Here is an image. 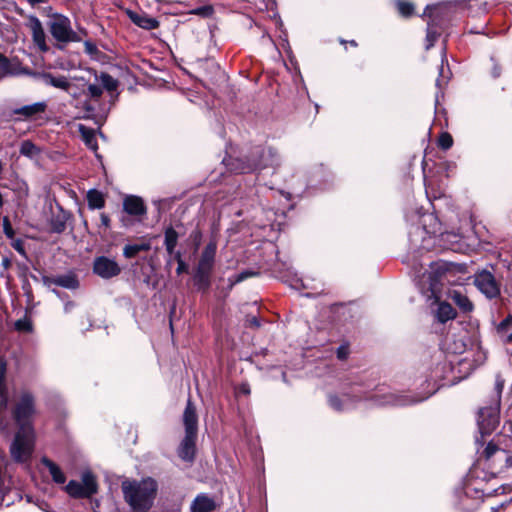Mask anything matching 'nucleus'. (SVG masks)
<instances>
[{"instance_id": "obj_21", "label": "nucleus", "mask_w": 512, "mask_h": 512, "mask_svg": "<svg viewBox=\"0 0 512 512\" xmlns=\"http://www.w3.org/2000/svg\"><path fill=\"white\" fill-rule=\"evenodd\" d=\"M127 15L135 25L142 29L153 30L159 26V21L156 18L147 15L146 13H138L128 10Z\"/></svg>"}, {"instance_id": "obj_46", "label": "nucleus", "mask_w": 512, "mask_h": 512, "mask_svg": "<svg viewBox=\"0 0 512 512\" xmlns=\"http://www.w3.org/2000/svg\"><path fill=\"white\" fill-rule=\"evenodd\" d=\"M336 353H337V358L339 360H345L349 354V347L347 345H340L337 348Z\"/></svg>"}, {"instance_id": "obj_59", "label": "nucleus", "mask_w": 512, "mask_h": 512, "mask_svg": "<svg viewBox=\"0 0 512 512\" xmlns=\"http://www.w3.org/2000/svg\"><path fill=\"white\" fill-rule=\"evenodd\" d=\"M74 307V303L73 302H67L64 306V310L65 312H69L71 308Z\"/></svg>"}, {"instance_id": "obj_19", "label": "nucleus", "mask_w": 512, "mask_h": 512, "mask_svg": "<svg viewBox=\"0 0 512 512\" xmlns=\"http://www.w3.org/2000/svg\"><path fill=\"white\" fill-rule=\"evenodd\" d=\"M197 435L193 434H185V437L180 443L178 448V456L186 461L192 462L195 456V443H196Z\"/></svg>"}, {"instance_id": "obj_8", "label": "nucleus", "mask_w": 512, "mask_h": 512, "mask_svg": "<svg viewBox=\"0 0 512 512\" xmlns=\"http://www.w3.org/2000/svg\"><path fill=\"white\" fill-rule=\"evenodd\" d=\"M52 36L63 43L78 42L80 37L71 28L70 20L62 15H53L48 22Z\"/></svg>"}, {"instance_id": "obj_50", "label": "nucleus", "mask_w": 512, "mask_h": 512, "mask_svg": "<svg viewBox=\"0 0 512 512\" xmlns=\"http://www.w3.org/2000/svg\"><path fill=\"white\" fill-rule=\"evenodd\" d=\"M3 230L8 237H12L14 234L8 217L3 218Z\"/></svg>"}, {"instance_id": "obj_2", "label": "nucleus", "mask_w": 512, "mask_h": 512, "mask_svg": "<svg viewBox=\"0 0 512 512\" xmlns=\"http://www.w3.org/2000/svg\"><path fill=\"white\" fill-rule=\"evenodd\" d=\"M18 430L11 444L10 452L16 462L28 463L32 457V396L22 395L12 411Z\"/></svg>"}, {"instance_id": "obj_38", "label": "nucleus", "mask_w": 512, "mask_h": 512, "mask_svg": "<svg viewBox=\"0 0 512 512\" xmlns=\"http://www.w3.org/2000/svg\"><path fill=\"white\" fill-rule=\"evenodd\" d=\"M80 131L82 133L85 144L92 150L97 149V142L94 132L83 125H80Z\"/></svg>"}, {"instance_id": "obj_5", "label": "nucleus", "mask_w": 512, "mask_h": 512, "mask_svg": "<svg viewBox=\"0 0 512 512\" xmlns=\"http://www.w3.org/2000/svg\"><path fill=\"white\" fill-rule=\"evenodd\" d=\"M451 266L445 261L432 262L429 269L423 273L417 285L421 294L430 301L432 298L436 300L441 297V289L443 281L450 272Z\"/></svg>"}, {"instance_id": "obj_15", "label": "nucleus", "mask_w": 512, "mask_h": 512, "mask_svg": "<svg viewBox=\"0 0 512 512\" xmlns=\"http://www.w3.org/2000/svg\"><path fill=\"white\" fill-rule=\"evenodd\" d=\"M50 210L51 216L48 219L49 231L60 234L66 229V222L69 215L58 204H56L55 207L51 206Z\"/></svg>"}, {"instance_id": "obj_62", "label": "nucleus", "mask_w": 512, "mask_h": 512, "mask_svg": "<svg viewBox=\"0 0 512 512\" xmlns=\"http://www.w3.org/2000/svg\"><path fill=\"white\" fill-rule=\"evenodd\" d=\"M27 501L30 502L31 501V497L27 495Z\"/></svg>"}, {"instance_id": "obj_22", "label": "nucleus", "mask_w": 512, "mask_h": 512, "mask_svg": "<svg viewBox=\"0 0 512 512\" xmlns=\"http://www.w3.org/2000/svg\"><path fill=\"white\" fill-rule=\"evenodd\" d=\"M216 503L212 497L205 493L198 494L191 503V512H212Z\"/></svg>"}, {"instance_id": "obj_37", "label": "nucleus", "mask_w": 512, "mask_h": 512, "mask_svg": "<svg viewBox=\"0 0 512 512\" xmlns=\"http://www.w3.org/2000/svg\"><path fill=\"white\" fill-rule=\"evenodd\" d=\"M0 69L4 74L18 75L20 73H28L26 70L19 71L12 67V63L7 57L0 53Z\"/></svg>"}, {"instance_id": "obj_39", "label": "nucleus", "mask_w": 512, "mask_h": 512, "mask_svg": "<svg viewBox=\"0 0 512 512\" xmlns=\"http://www.w3.org/2000/svg\"><path fill=\"white\" fill-rule=\"evenodd\" d=\"M86 94L90 96L92 99L98 100L103 94V89L100 83L95 81V83L89 84L87 87Z\"/></svg>"}, {"instance_id": "obj_58", "label": "nucleus", "mask_w": 512, "mask_h": 512, "mask_svg": "<svg viewBox=\"0 0 512 512\" xmlns=\"http://www.w3.org/2000/svg\"><path fill=\"white\" fill-rule=\"evenodd\" d=\"M171 256L174 257V259L177 261V263H179L180 261H184L180 251H175L174 250V253Z\"/></svg>"}, {"instance_id": "obj_16", "label": "nucleus", "mask_w": 512, "mask_h": 512, "mask_svg": "<svg viewBox=\"0 0 512 512\" xmlns=\"http://www.w3.org/2000/svg\"><path fill=\"white\" fill-rule=\"evenodd\" d=\"M44 283L48 287L56 285L69 290H76L80 285L77 275L71 271L54 277H44Z\"/></svg>"}, {"instance_id": "obj_45", "label": "nucleus", "mask_w": 512, "mask_h": 512, "mask_svg": "<svg viewBox=\"0 0 512 512\" xmlns=\"http://www.w3.org/2000/svg\"><path fill=\"white\" fill-rule=\"evenodd\" d=\"M444 59L442 58V62ZM449 79L448 75H445L443 64L441 65L440 71H439V77L436 80V86L438 88H442L444 84H446L447 80Z\"/></svg>"}, {"instance_id": "obj_64", "label": "nucleus", "mask_w": 512, "mask_h": 512, "mask_svg": "<svg viewBox=\"0 0 512 512\" xmlns=\"http://www.w3.org/2000/svg\"><path fill=\"white\" fill-rule=\"evenodd\" d=\"M30 4H32V0H27Z\"/></svg>"}, {"instance_id": "obj_33", "label": "nucleus", "mask_w": 512, "mask_h": 512, "mask_svg": "<svg viewBox=\"0 0 512 512\" xmlns=\"http://www.w3.org/2000/svg\"><path fill=\"white\" fill-rule=\"evenodd\" d=\"M150 249L149 243L141 244H128L123 249V255L130 259L135 257L141 251H148Z\"/></svg>"}, {"instance_id": "obj_61", "label": "nucleus", "mask_w": 512, "mask_h": 512, "mask_svg": "<svg viewBox=\"0 0 512 512\" xmlns=\"http://www.w3.org/2000/svg\"><path fill=\"white\" fill-rule=\"evenodd\" d=\"M44 0H34V5L38 3H42Z\"/></svg>"}, {"instance_id": "obj_60", "label": "nucleus", "mask_w": 512, "mask_h": 512, "mask_svg": "<svg viewBox=\"0 0 512 512\" xmlns=\"http://www.w3.org/2000/svg\"><path fill=\"white\" fill-rule=\"evenodd\" d=\"M506 464H507L508 467H512V456L507 458Z\"/></svg>"}, {"instance_id": "obj_32", "label": "nucleus", "mask_w": 512, "mask_h": 512, "mask_svg": "<svg viewBox=\"0 0 512 512\" xmlns=\"http://www.w3.org/2000/svg\"><path fill=\"white\" fill-rule=\"evenodd\" d=\"M34 44H36L43 52L48 50L44 40L41 23L36 17H34Z\"/></svg>"}, {"instance_id": "obj_6", "label": "nucleus", "mask_w": 512, "mask_h": 512, "mask_svg": "<svg viewBox=\"0 0 512 512\" xmlns=\"http://www.w3.org/2000/svg\"><path fill=\"white\" fill-rule=\"evenodd\" d=\"M65 490L73 498H89L98 491L96 477L92 472L85 471L81 475V482L71 480Z\"/></svg>"}, {"instance_id": "obj_47", "label": "nucleus", "mask_w": 512, "mask_h": 512, "mask_svg": "<svg viewBox=\"0 0 512 512\" xmlns=\"http://www.w3.org/2000/svg\"><path fill=\"white\" fill-rule=\"evenodd\" d=\"M194 14L208 17L213 14V8H212V6L199 7L194 10Z\"/></svg>"}, {"instance_id": "obj_35", "label": "nucleus", "mask_w": 512, "mask_h": 512, "mask_svg": "<svg viewBox=\"0 0 512 512\" xmlns=\"http://www.w3.org/2000/svg\"><path fill=\"white\" fill-rule=\"evenodd\" d=\"M395 6L398 13L403 17H410L414 13V5L409 1L396 0Z\"/></svg>"}, {"instance_id": "obj_30", "label": "nucleus", "mask_w": 512, "mask_h": 512, "mask_svg": "<svg viewBox=\"0 0 512 512\" xmlns=\"http://www.w3.org/2000/svg\"><path fill=\"white\" fill-rule=\"evenodd\" d=\"M6 363L0 360V409L7 406Z\"/></svg>"}, {"instance_id": "obj_28", "label": "nucleus", "mask_w": 512, "mask_h": 512, "mask_svg": "<svg viewBox=\"0 0 512 512\" xmlns=\"http://www.w3.org/2000/svg\"><path fill=\"white\" fill-rule=\"evenodd\" d=\"M41 462L48 469L54 482H56L58 484H63L65 482L66 477H65L64 473L54 462H52L51 460H49L46 457H43Z\"/></svg>"}, {"instance_id": "obj_56", "label": "nucleus", "mask_w": 512, "mask_h": 512, "mask_svg": "<svg viewBox=\"0 0 512 512\" xmlns=\"http://www.w3.org/2000/svg\"><path fill=\"white\" fill-rule=\"evenodd\" d=\"M290 285L295 289L306 288L305 284L301 279H295L293 283H291Z\"/></svg>"}, {"instance_id": "obj_11", "label": "nucleus", "mask_w": 512, "mask_h": 512, "mask_svg": "<svg viewBox=\"0 0 512 512\" xmlns=\"http://www.w3.org/2000/svg\"><path fill=\"white\" fill-rule=\"evenodd\" d=\"M259 153V159L252 164L237 168L236 170L240 173H247L254 169H263L266 167H277L280 165L281 158L277 150L272 147L262 148Z\"/></svg>"}, {"instance_id": "obj_43", "label": "nucleus", "mask_w": 512, "mask_h": 512, "mask_svg": "<svg viewBox=\"0 0 512 512\" xmlns=\"http://www.w3.org/2000/svg\"><path fill=\"white\" fill-rule=\"evenodd\" d=\"M46 105L44 102L34 103V125H41L42 122L38 120L37 114L43 112Z\"/></svg>"}, {"instance_id": "obj_53", "label": "nucleus", "mask_w": 512, "mask_h": 512, "mask_svg": "<svg viewBox=\"0 0 512 512\" xmlns=\"http://www.w3.org/2000/svg\"><path fill=\"white\" fill-rule=\"evenodd\" d=\"M178 266H177V269H176V273L178 275L186 272L188 270V266L187 264L185 263V261H180L179 263H177Z\"/></svg>"}, {"instance_id": "obj_26", "label": "nucleus", "mask_w": 512, "mask_h": 512, "mask_svg": "<svg viewBox=\"0 0 512 512\" xmlns=\"http://www.w3.org/2000/svg\"><path fill=\"white\" fill-rule=\"evenodd\" d=\"M95 81L99 82L102 89L109 93H113L117 90L119 82L117 79L112 77L110 74L102 72L100 75L93 71Z\"/></svg>"}, {"instance_id": "obj_41", "label": "nucleus", "mask_w": 512, "mask_h": 512, "mask_svg": "<svg viewBox=\"0 0 512 512\" xmlns=\"http://www.w3.org/2000/svg\"><path fill=\"white\" fill-rule=\"evenodd\" d=\"M20 153L27 157H32V141L27 139L22 142L20 147Z\"/></svg>"}, {"instance_id": "obj_55", "label": "nucleus", "mask_w": 512, "mask_h": 512, "mask_svg": "<svg viewBox=\"0 0 512 512\" xmlns=\"http://www.w3.org/2000/svg\"><path fill=\"white\" fill-rule=\"evenodd\" d=\"M238 393L240 394H244V395H249L250 394V387L248 384L244 383V384H241L238 388Z\"/></svg>"}, {"instance_id": "obj_36", "label": "nucleus", "mask_w": 512, "mask_h": 512, "mask_svg": "<svg viewBox=\"0 0 512 512\" xmlns=\"http://www.w3.org/2000/svg\"><path fill=\"white\" fill-rule=\"evenodd\" d=\"M14 329L18 332H29L32 330V322L28 310L23 318L18 319L14 323Z\"/></svg>"}, {"instance_id": "obj_34", "label": "nucleus", "mask_w": 512, "mask_h": 512, "mask_svg": "<svg viewBox=\"0 0 512 512\" xmlns=\"http://www.w3.org/2000/svg\"><path fill=\"white\" fill-rule=\"evenodd\" d=\"M210 274L211 272L202 271L197 268L194 276L195 285H197L199 289H207L210 285Z\"/></svg>"}, {"instance_id": "obj_12", "label": "nucleus", "mask_w": 512, "mask_h": 512, "mask_svg": "<svg viewBox=\"0 0 512 512\" xmlns=\"http://www.w3.org/2000/svg\"><path fill=\"white\" fill-rule=\"evenodd\" d=\"M93 273L102 279H111L121 273V267L114 260L106 256L96 257L93 261Z\"/></svg>"}, {"instance_id": "obj_13", "label": "nucleus", "mask_w": 512, "mask_h": 512, "mask_svg": "<svg viewBox=\"0 0 512 512\" xmlns=\"http://www.w3.org/2000/svg\"><path fill=\"white\" fill-rule=\"evenodd\" d=\"M483 497L484 493L482 490L466 486L460 498V507L464 511L472 512L481 505Z\"/></svg>"}, {"instance_id": "obj_20", "label": "nucleus", "mask_w": 512, "mask_h": 512, "mask_svg": "<svg viewBox=\"0 0 512 512\" xmlns=\"http://www.w3.org/2000/svg\"><path fill=\"white\" fill-rule=\"evenodd\" d=\"M183 423L185 426V434L197 435L198 418L196 409L190 400L187 401L186 408L183 413Z\"/></svg>"}, {"instance_id": "obj_7", "label": "nucleus", "mask_w": 512, "mask_h": 512, "mask_svg": "<svg viewBox=\"0 0 512 512\" xmlns=\"http://www.w3.org/2000/svg\"><path fill=\"white\" fill-rule=\"evenodd\" d=\"M473 284L487 299H496L501 295V284L489 270L477 271L473 276Z\"/></svg>"}, {"instance_id": "obj_31", "label": "nucleus", "mask_w": 512, "mask_h": 512, "mask_svg": "<svg viewBox=\"0 0 512 512\" xmlns=\"http://www.w3.org/2000/svg\"><path fill=\"white\" fill-rule=\"evenodd\" d=\"M88 206L91 209H101L105 205V200L101 192L89 190L87 193Z\"/></svg>"}, {"instance_id": "obj_24", "label": "nucleus", "mask_w": 512, "mask_h": 512, "mask_svg": "<svg viewBox=\"0 0 512 512\" xmlns=\"http://www.w3.org/2000/svg\"><path fill=\"white\" fill-rule=\"evenodd\" d=\"M124 211L133 216H140L146 213L143 200L138 196H126L123 200Z\"/></svg>"}, {"instance_id": "obj_18", "label": "nucleus", "mask_w": 512, "mask_h": 512, "mask_svg": "<svg viewBox=\"0 0 512 512\" xmlns=\"http://www.w3.org/2000/svg\"><path fill=\"white\" fill-rule=\"evenodd\" d=\"M440 297L436 300L432 298L431 305H436V308L432 310L434 318L440 323H446L449 320H453L456 317V311L447 302H440Z\"/></svg>"}, {"instance_id": "obj_3", "label": "nucleus", "mask_w": 512, "mask_h": 512, "mask_svg": "<svg viewBox=\"0 0 512 512\" xmlns=\"http://www.w3.org/2000/svg\"><path fill=\"white\" fill-rule=\"evenodd\" d=\"M121 491L130 512H149L157 497L158 483L152 477L125 479L121 482Z\"/></svg>"}, {"instance_id": "obj_4", "label": "nucleus", "mask_w": 512, "mask_h": 512, "mask_svg": "<svg viewBox=\"0 0 512 512\" xmlns=\"http://www.w3.org/2000/svg\"><path fill=\"white\" fill-rule=\"evenodd\" d=\"M441 238H448L449 233L440 232V223L432 213H424L418 216V223L413 224L409 230V241L414 250H431L436 242L437 233Z\"/></svg>"}, {"instance_id": "obj_52", "label": "nucleus", "mask_w": 512, "mask_h": 512, "mask_svg": "<svg viewBox=\"0 0 512 512\" xmlns=\"http://www.w3.org/2000/svg\"><path fill=\"white\" fill-rule=\"evenodd\" d=\"M491 61L493 62V67H492V76L494 78H498L500 75H501V67L494 61V59L492 58Z\"/></svg>"}, {"instance_id": "obj_9", "label": "nucleus", "mask_w": 512, "mask_h": 512, "mask_svg": "<svg viewBox=\"0 0 512 512\" xmlns=\"http://www.w3.org/2000/svg\"><path fill=\"white\" fill-rule=\"evenodd\" d=\"M425 14L430 18V21L427 24L426 34V49L428 50L434 45L438 36L441 34L446 23V19L444 17L443 8L440 6H427Z\"/></svg>"}, {"instance_id": "obj_44", "label": "nucleus", "mask_w": 512, "mask_h": 512, "mask_svg": "<svg viewBox=\"0 0 512 512\" xmlns=\"http://www.w3.org/2000/svg\"><path fill=\"white\" fill-rule=\"evenodd\" d=\"M255 275H257V273L254 271H250V270L242 271L241 273L236 275L233 283H240V282L246 280L247 278L255 276Z\"/></svg>"}, {"instance_id": "obj_23", "label": "nucleus", "mask_w": 512, "mask_h": 512, "mask_svg": "<svg viewBox=\"0 0 512 512\" xmlns=\"http://www.w3.org/2000/svg\"><path fill=\"white\" fill-rule=\"evenodd\" d=\"M216 249L217 246L214 242H210L206 245V247L202 251L200 260L198 262V269H201L202 271L205 270L208 272L212 271L216 255Z\"/></svg>"}, {"instance_id": "obj_42", "label": "nucleus", "mask_w": 512, "mask_h": 512, "mask_svg": "<svg viewBox=\"0 0 512 512\" xmlns=\"http://www.w3.org/2000/svg\"><path fill=\"white\" fill-rule=\"evenodd\" d=\"M20 277L22 279V288H23V290L25 292V295L27 296V298L29 300L30 297H31L32 288H31L28 276H27L26 273H23V274H21Z\"/></svg>"}, {"instance_id": "obj_29", "label": "nucleus", "mask_w": 512, "mask_h": 512, "mask_svg": "<svg viewBox=\"0 0 512 512\" xmlns=\"http://www.w3.org/2000/svg\"><path fill=\"white\" fill-rule=\"evenodd\" d=\"M179 235L173 227H167L164 232V245L169 255L174 253Z\"/></svg>"}, {"instance_id": "obj_10", "label": "nucleus", "mask_w": 512, "mask_h": 512, "mask_svg": "<svg viewBox=\"0 0 512 512\" xmlns=\"http://www.w3.org/2000/svg\"><path fill=\"white\" fill-rule=\"evenodd\" d=\"M500 404L499 399L487 407H483L478 413V427L481 434H490L499 424Z\"/></svg>"}, {"instance_id": "obj_49", "label": "nucleus", "mask_w": 512, "mask_h": 512, "mask_svg": "<svg viewBox=\"0 0 512 512\" xmlns=\"http://www.w3.org/2000/svg\"><path fill=\"white\" fill-rule=\"evenodd\" d=\"M84 47H85V52L88 54V55H95L96 53H98V49H97V46L90 42V41H85L84 43Z\"/></svg>"}, {"instance_id": "obj_27", "label": "nucleus", "mask_w": 512, "mask_h": 512, "mask_svg": "<svg viewBox=\"0 0 512 512\" xmlns=\"http://www.w3.org/2000/svg\"><path fill=\"white\" fill-rule=\"evenodd\" d=\"M497 332L504 343H512V315L500 322Z\"/></svg>"}, {"instance_id": "obj_1", "label": "nucleus", "mask_w": 512, "mask_h": 512, "mask_svg": "<svg viewBox=\"0 0 512 512\" xmlns=\"http://www.w3.org/2000/svg\"><path fill=\"white\" fill-rule=\"evenodd\" d=\"M449 369L450 367L447 363L438 364L430 376L429 385H431L432 381V388L422 396L416 397L407 394L382 392V390H380V393L367 396L358 388V383L347 382L343 391L340 393H331L328 395V404L330 408L336 412H346L352 410L362 399H371L373 403L378 406L402 407L413 405L422 402L433 395L441 386L438 382L444 379L443 373L447 372Z\"/></svg>"}, {"instance_id": "obj_40", "label": "nucleus", "mask_w": 512, "mask_h": 512, "mask_svg": "<svg viewBox=\"0 0 512 512\" xmlns=\"http://www.w3.org/2000/svg\"><path fill=\"white\" fill-rule=\"evenodd\" d=\"M438 144L442 149L447 150L452 146L453 139L449 133H442L439 137Z\"/></svg>"}, {"instance_id": "obj_14", "label": "nucleus", "mask_w": 512, "mask_h": 512, "mask_svg": "<svg viewBox=\"0 0 512 512\" xmlns=\"http://www.w3.org/2000/svg\"><path fill=\"white\" fill-rule=\"evenodd\" d=\"M13 130L16 133L23 134L32 127V105H25L22 108L15 109Z\"/></svg>"}, {"instance_id": "obj_17", "label": "nucleus", "mask_w": 512, "mask_h": 512, "mask_svg": "<svg viewBox=\"0 0 512 512\" xmlns=\"http://www.w3.org/2000/svg\"><path fill=\"white\" fill-rule=\"evenodd\" d=\"M34 79H37L40 83H42L45 86H52L54 88H58L64 91H68L71 86L70 82L65 76H56L48 72H34Z\"/></svg>"}, {"instance_id": "obj_25", "label": "nucleus", "mask_w": 512, "mask_h": 512, "mask_svg": "<svg viewBox=\"0 0 512 512\" xmlns=\"http://www.w3.org/2000/svg\"><path fill=\"white\" fill-rule=\"evenodd\" d=\"M449 299L464 313H469L473 310V303L469 300L466 294L460 290H451L448 293Z\"/></svg>"}, {"instance_id": "obj_48", "label": "nucleus", "mask_w": 512, "mask_h": 512, "mask_svg": "<svg viewBox=\"0 0 512 512\" xmlns=\"http://www.w3.org/2000/svg\"><path fill=\"white\" fill-rule=\"evenodd\" d=\"M504 387V381L500 376H497L495 381V390H496V398L495 399H501V393Z\"/></svg>"}, {"instance_id": "obj_63", "label": "nucleus", "mask_w": 512, "mask_h": 512, "mask_svg": "<svg viewBox=\"0 0 512 512\" xmlns=\"http://www.w3.org/2000/svg\"><path fill=\"white\" fill-rule=\"evenodd\" d=\"M472 33H476V34H479L480 32L479 31H474V30H471Z\"/></svg>"}, {"instance_id": "obj_51", "label": "nucleus", "mask_w": 512, "mask_h": 512, "mask_svg": "<svg viewBox=\"0 0 512 512\" xmlns=\"http://www.w3.org/2000/svg\"><path fill=\"white\" fill-rule=\"evenodd\" d=\"M497 446L493 443H488V445L486 446L485 450H484V454L487 458H490L492 457L495 452L497 451Z\"/></svg>"}, {"instance_id": "obj_54", "label": "nucleus", "mask_w": 512, "mask_h": 512, "mask_svg": "<svg viewBox=\"0 0 512 512\" xmlns=\"http://www.w3.org/2000/svg\"><path fill=\"white\" fill-rule=\"evenodd\" d=\"M100 221H101V225L108 228L110 226V218L107 214L105 213H102L100 215Z\"/></svg>"}, {"instance_id": "obj_57", "label": "nucleus", "mask_w": 512, "mask_h": 512, "mask_svg": "<svg viewBox=\"0 0 512 512\" xmlns=\"http://www.w3.org/2000/svg\"><path fill=\"white\" fill-rule=\"evenodd\" d=\"M247 321H248L249 325H251V326H254V327H259L260 326V322H259V320L256 317H251Z\"/></svg>"}]
</instances>
